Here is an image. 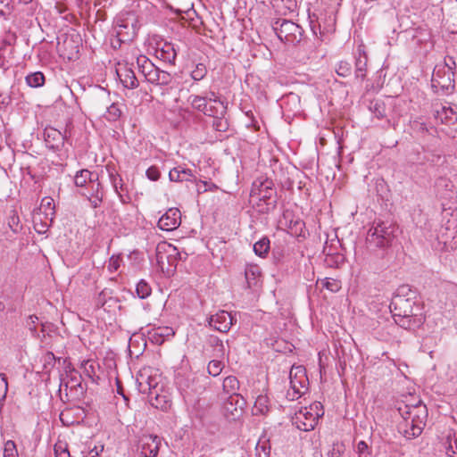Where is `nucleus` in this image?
<instances>
[{
  "label": "nucleus",
  "instance_id": "obj_1",
  "mask_svg": "<svg viewBox=\"0 0 457 457\" xmlns=\"http://www.w3.org/2000/svg\"><path fill=\"white\" fill-rule=\"evenodd\" d=\"M411 292L407 286L400 287L390 303V312L397 325L405 329L420 328L425 321L423 306L411 297H406Z\"/></svg>",
  "mask_w": 457,
  "mask_h": 457
},
{
  "label": "nucleus",
  "instance_id": "obj_2",
  "mask_svg": "<svg viewBox=\"0 0 457 457\" xmlns=\"http://www.w3.org/2000/svg\"><path fill=\"white\" fill-rule=\"evenodd\" d=\"M397 411L403 418L398 424L399 432L407 439L419 436L423 431L428 417L426 405L421 401L411 405L401 403L397 407Z\"/></svg>",
  "mask_w": 457,
  "mask_h": 457
},
{
  "label": "nucleus",
  "instance_id": "obj_3",
  "mask_svg": "<svg viewBox=\"0 0 457 457\" xmlns=\"http://www.w3.org/2000/svg\"><path fill=\"white\" fill-rule=\"evenodd\" d=\"M250 196L256 198V207L259 212L269 213L276 209L278 193L272 179L266 177L255 179L252 184Z\"/></svg>",
  "mask_w": 457,
  "mask_h": 457
},
{
  "label": "nucleus",
  "instance_id": "obj_4",
  "mask_svg": "<svg viewBox=\"0 0 457 457\" xmlns=\"http://www.w3.org/2000/svg\"><path fill=\"white\" fill-rule=\"evenodd\" d=\"M395 228L385 221L374 222L366 236L367 247L370 250L388 246L395 237Z\"/></svg>",
  "mask_w": 457,
  "mask_h": 457
},
{
  "label": "nucleus",
  "instance_id": "obj_5",
  "mask_svg": "<svg viewBox=\"0 0 457 457\" xmlns=\"http://www.w3.org/2000/svg\"><path fill=\"white\" fill-rule=\"evenodd\" d=\"M187 102L193 109L206 116L221 114L224 112V102L213 91H210L205 96L190 95Z\"/></svg>",
  "mask_w": 457,
  "mask_h": 457
},
{
  "label": "nucleus",
  "instance_id": "obj_6",
  "mask_svg": "<svg viewBox=\"0 0 457 457\" xmlns=\"http://www.w3.org/2000/svg\"><path fill=\"white\" fill-rule=\"evenodd\" d=\"M270 25L278 39L286 44L296 45L303 38V28L290 20L274 18Z\"/></svg>",
  "mask_w": 457,
  "mask_h": 457
},
{
  "label": "nucleus",
  "instance_id": "obj_7",
  "mask_svg": "<svg viewBox=\"0 0 457 457\" xmlns=\"http://www.w3.org/2000/svg\"><path fill=\"white\" fill-rule=\"evenodd\" d=\"M139 28L137 15L127 12L118 15L114 21V32L120 43L131 41Z\"/></svg>",
  "mask_w": 457,
  "mask_h": 457
},
{
  "label": "nucleus",
  "instance_id": "obj_8",
  "mask_svg": "<svg viewBox=\"0 0 457 457\" xmlns=\"http://www.w3.org/2000/svg\"><path fill=\"white\" fill-rule=\"evenodd\" d=\"M454 72L445 66H436L431 79V87L436 93L449 95L454 89Z\"/></svg>",
  "mask_w": 457,
  "mask_h": 457
},
{
  "label": "nucleus",
  "instance_id": "obj_9",
  "mask_svg": "<svg viewBox=\"0 0 457 457\" xmlns=\"http://www.w3.org/2000/svg\"><path fill=\"white\" fill-rule=\"evenodd\" d=\"M290 389L287 397L294 401L301 397L308 389L309 379L306 376V370L303 366H292L289 372Z\"/></svg>",
  "mask_w": 457,
  "mask_h": 457
},
{
  "label": "nucleus",
  "instance_id": "obj_10",
  "mask_svg": "<svg viewBox=\"0 0 457 457\" xmlns=\"http://www.w3.org/2000/svg\"><path fill=\"white\" fill-rule=\"evenodd\" d=\"M323 415L322 413H312V408H302L299 411L295 412L292 418V423L302 431H311L316 427L319 418Z\"/></svg>",
  "mask_w": 457,
  "mask_h": 457
},
{
  "label": "nucleus",
  "instance_id": "obj_11",
  "mask_svg": "<svg viewBox=\"0 0 457 457\" xmlns=\"http://www.w3.org/2000/svg\"><path fill=\"white\" fill-rule=\"evenodd\" d=\"M161 446L158 436L144 435L139 438L138 450L140 457H157Z\"/></svg>",
  "mask_w": 457,
  "mask_h": 457
},
{
  "label": "nucleus",
  "instance_id": "obj_12",
  "mask_svg": "<svg viewBox=\"0 0 457 457\" xmlns=\"http://www.w3.org/2000/svg\"><path fill=\"white\" fill-rule=\"evenodd\" d=\"M210 327L222 333H227L234 323L233 316L226 311H220L207 319Z\"/></svg>",
  "mask_w": 457,
  "mask_h": 457
},
{
  "label": "nucleus",
  "instance_id": "obj_13",
  "mask_svg": "<svg viewBox=\"0 0 457 457\" xmlns=\"http://www.w3.org/2000/svg\"><path fill=\"white\" fill-rule=\"evenodd\" d=\"M181 213L178 208H170L158 220V228L165 231H172L179 227Z\"/></svg>",
  "mask_w": 457,
  "mask_h": 457
},
{
  "label": "nucleus",
  "instance_id": "obj_14",
  "mask_svg": "<svg viewBox=\"0 0 457 457\" xmlns=\"http://www.w3.org/2000/svg\"><path fill=\"white\" fill-rule=\"evenodd\" d=\"M137 386L141 394L154 395L158 390L156 378L149 375L145 370L140 371L136 379Z\"/></svg>",
  "mask_w": 457,
  "mask_h": 457
},
{
  "label": "nucleus",
  "instance_id": "obj_15",
  "mask_svg": "<svg viewBox=\"0 0 457 457\" xmlns=\"http://www.w3.org/2000/svg\"><path fill=\"white\" fill-rule=\"evenodd\" d=\"M44 138L49 149L59 151L63 146L66 137L58 129L48 127L45 129Z\"/></svg>",
  "mask_w": 457,
  "mask_h": 457
},
{
  "label": "nucleus",
  "instance_id": "obj_16",
  "mask_svg": "<svg viewBox=\"0 0 457 457\" xmlns=\"http://www.w3.org/2000/svg\"><path fill=\"white\" fill-rule=\"evenodd\" d=\"M222 387L224 393L227 394L228 397L236 399V405L241 406L245 404L244 398L237 394V390L239 389V381L237 377H226L223 380Z\"/></svg>",
  "mask_w": 457,
  "mask_h": 457
},
{
  "label": "nucleus",
  "instance_id": "obj_17",
  "mask_svg": "<svg viewBox=\"0 0 457 457\" xmlns=\"http://www.w3.org/2000/svg\"><path fill=\"white\" fill-rule=\"evenodd\" d=\"M174 335V329L168 326L154 327L148 331L150 340L156 345H162L164 341L169 340Z\"/></svg>",
  "mask_w": 457,
  "mask_h": 457
},
{
  "label": "nucleus",
  "instance_id": "obj_18",
  "mask_svg": "<svg viewBox=\"0 0 457 457\" xmlns=\"http://www.w3.org/2000/svg\"><path fill=\"white\" fill-rule=\"evenodd\" d=\"M262 277L261 268L256 264H247L245 269L246 287L254 289L260 286Z\"/></svg>",
  "mask_w": 457,
  "mask_h": 457
},
{
  "label": "nucleus",
  "instance_id": "obj_19",
  "mask_svg": "<svg viewBox=\"0 0 457 457\" xmlns=\"http://www.w3.org/2000/svg\"><path fill=\"white\" fill-rule=\"evenodd\" d=\"M155 54L158 59L171 65L175 64L177 52L172 43L164 42L162 44L161 46L156 48Z\"/></svg>",
  "mask_w": 457,
  "mask_h": 457
},
{
  "label": "nucleus",
  "instance_id": "obj_20",
  "mask_svg": "<svg viewBox=\"0 0 457 457\" xmlns=\"http://www.w3.org/2000/svg\"><path fill=\"white\" fill-rule=\"evenodd\" d=\"M169 179L171 182H183L193 181L195 179V177L192 170L179 165L170 170Z\"/></svg>",
  "mask_w": 457,
  "mask_h": 457
},
{
  "label": "nucleus",
  "instance_id": "obj_21",
  "mask_svg": "<svg viewBox=\"0 0 457 457\" xmlns=\"http://www.w3.org/2000/svg\"><path fill=\"white\" fill-rule=\"evenodd\" d=\"M74 416H77L78 418H83L85 416L84 409L79 406L67 408L61 412L60 420L64 426L69 427L74 423H79V421L74 419Z\"/></svg>",
  "mask_w": 457,
  "mask_h": 457
},
{
  "label": "nucleus",
  "instance_id": "obj_22",
  "mask_svg": "<svg viewBox=\"0 0 457 457\" xmlns=\"http://www.w3.org/2000/svg\"><path fill=\"white\" fill-rule=\"evenodd\" d=\"M148 398L153 407L162 411L168 410L171 405L170 397L165 394H160L159 389L156 390V393H154V395H148Z\"/></svg>",
  "mask_w": 457,
  "mask_h": 457
},
{
  "label": "nucleus",
  "instance_id": "obj_23",
  "mask_svg": "<svg viewBox=\"0 0 457 457\" xmlns=\"http://www.w3.org/2000/svg\"><path fill=\"white\" fill-rule=\"evenodd\" d=\"M97 180L98 175L87 169L79 170L74 177V183L79 187L86 186L87 182L94 184Z\"/></svg>",
  "mask_w": 457,
  "mask_h": 457
},
{
  "label": "nucleus",
  "instance_id": "obj_24",
  "mask_svg": "<svg viewBox=\"0 0 457 457\" xmlns=\"http://www.w3.org/2000/svg\"><path fill=\"white\" fill-rule=\"evenodd\" d=\"M367 55L361 49L358 50V56L355 60V78L364 79L366 77Z\"/></svg>",
  "mask_w": 457,
  "mask_h": 457
},
{
  "label": "nucleus",
  "instance_id": "obj_25",
  "mask_svg": "<svg viewBox=\"0 0 457 457\" xmlns=\"http://www.w3.org/2000/svg\"><path fill=\"white\" fill-rule=\"evenodd\" d=\"M227 112V104L224 103V112L221 114L209 115L213 118L212 127L216 131L225 132L228 129L229 124L225 118Z\"/></svg>",
  "mask_w": 457,
  "mask_h": 457
},
{
  "label": "nucleus",
  "instance_id": "obj_26",
  "mask_svg": "<svg viewBox=\"0 0 457 457\" xmlns=\"http://www.w3.org/2000/svg\"><path fill=\"white\" fill-rule=\"evenodd\" d=\"M119 76L125 87L133 89L138 87V80L131 69H125L123 73H119Z\"/></svg>",
  "mask_w": 457,
  "mask_h": 457
},
{
  "label": "nucleus",
  "instance_id": "obj_27",
  "mask_svg": "<svg viewBox=\"0 0 457 457\" xmlns=\"http://www.w3.org/2000/svg\"><path fill=\"white\" fill-rule=\"evenodd\" d=\"M137 62L139 71L144 75L145 79L156 69V66L145 55L137 57Z\"/></svg>",
  "mask_w": 457,
  "mask_h": 457
},
{
  "label": "nucleus",
  "instance_id": "obj_28",
  "mask_svg": "<svg viewBox=\"0 0 457 457\" xmlns=\"http://www.w3.org/2000/svg\"><path fill=\"white\" fill-rule=\"evenodd\" d=\"M270 249V242L267 237H262L253 245V252L260 257H265Z\"/></svg>",
  "mask_w": 457,
  "mask_h": 457
},
{
  "label": "nucleus",
  "instance_id": "obj_29",
  "mask_svg": "<svg viewBox=\"0 0 457 457\" xmlns=\"http://www.w3.org/2000/svg\"><path fill=\"white\" fill-rule=\"evenodd\" d=\"M436 119H440L442 122H450L457 119V112L452 107L442 106L441 110L436 111Z\"/></svg>",
  "mask_w": 457,
  "mask_h": 457
},
{
  "label": "nucleus",
  "instance_id": "obj_30",
  "mask_svg": "<svg viewBox=\"0 0 457 457\" xmlns=\"http://www.w3.org/2000/svg\"><path fill=\"white\" fill-rule=\"evenodd\" d=\"M270 400L267 395H260L257 396L253 409L256 411V414H265L270 410Z\"/></svg>",
  "mask_w": 457,
  "mask_h": 457
},
{
  "label": "nucleus",
  "instance_id": "obj_31",
  "mask_svg": "<svg viewBox=\"0 0 457 457\" xmlns=\"http://www.w3.org/2000/svg\"><path fill=\"white\" fill-rule=\"evenodd\" d=\"M122 104L118 103L112 104L106 111L105 118L109 121H116L118 120L122 114Z\"/></svg>",
  "mask_w": 457,
  "mask_h": 457
},
{
  "label": "nucleus",
  "instance_id": "obj_32",
  "mask_svg": "<svg viewBox=\"0 0 457 457\" xmlns=\"http://www.w3.org/2000/svg\"><path fill=\"white\" fill-rule=\"evenodd\" d=\"M370 111L378 119L381 120L386 116V104L381 100H374L370 104Z\"/></svg>",
  "mask_w": 457,
  "mask_h": 457
},
{
  "label": "nucleus",
  "instance_id": "obj_33",
  "mask_svg": "<svg viewBox=\"0 0 457 457\" xmlns=\"http://www.w3.org/2000/svg\"><path fill=\"white\" fill-rule=\"evenodd\" d=\"M25 79L27 84L31 87H39L45 83V76L40 71H36L27 75Z\"/></svg>",
  "mask_w": 457,
  "mask_h": 457
},
{
  "label": "nucleus",
  "instance_id": "obj_34",
  "mask_svg": "<svg viewBox=\"0 0 457 457\" xmlns=\"http://www.w3.org/2000/svg\"><path fill=\"white\" fill-rule=\"evenodd\" d=\"M110 179L115 192L119 195L120 201L123 204H126L128 202L129 197H127L126 199L119 191V189L123 190V184L120 176L118 173L110 172Z\"/></svg>",
  "mask_w": 457,
  "mask_h": 457
},
{
  "label": "nucleus",
  "instance_id": "obj_35",
  "mask_svg": "<svg viewBox=\"0 0 457 457\" xmlns=\"http://www.w3.org/2000/svg\"><path fill=\"white\" fill-rule=\"evenodd\" d=\"M210 344L213 347L214 356L218 358H224L226 355V350L223 341L218 337H211Z\"/></svg>",
  "mask_w": 457,
  "mask_h": 457
},
{
  "label": "nucleus",
  "instance_id": "obj_36",
  "mask_svg": "<svg viewBox=\"0 0 457 457\" xmlns=\"http://www.w3.org/2000/svg\"><path fill=\"white\" fill-rule=\"evenodd\" d=\"M320 283L321 287L332 293H337L341 289V282L335 278H326L319 279L317 284Z\"/></svg>",
  "mask_w": 457,
  "mask_h": 457
},
{
  "label": "nucleus",
  "instance_id": "obj_37",
  "mask_svg": "<svg viewBox=\"0 0 457 457\" xmlns=\"http://www.w3.org/2000/svg\"><path fill=\"white\" fill-rule=\"evenodd\" d=\"M270 445L268 440L260 439L256 444L255 456L256 457H270Z\"/></svg>",
  "mask_w": 457,
  "mask_h": 457
},
{
  "label": "nucleus",
  "instance_id": "obj_38",
  "mask_svg": "<svg viewBox=\"0 0 457 457\" xmlns=\"http://www.w3.org/2000/svg\"><path fill=\"white\" fill-rule=\"evenodd\" d=\"M169 250H172L173 252H175L177 249H176V247H174L171 245H162L157 246V251H156L157 262L162 268H163V264H164V258H165L164 253H168Z\"/></svg>",
  "mask_w": 457,
  "mask_h": 457
},
{
  "label": "nucleus",
  "instance_id": "obj_39",
  "mask_svg": "<svg viewBox=\"0 0 457 457\" xmlns=\"http://www.w3.org/2000/svg\"><path fill=\"white\" fill-rule=\"evenodd\" d=\"M224 368V364L220 360H212L207 366L208 373L216 377L220 375Z\"/></svg>",
  "mask_w": 457,
  "mask_h": 457
},
{
  "label": "nucleus",
  "instance_id": "obj_40",
  "mask_svg": "<svg viewBox=\"0 0 457 457\" xmlns=\"http://www.w3.org/2000/svg\"><path fill=\"white\" fill-rule=\"evenodd\" d=\"M345 255L339 252H336L330 257H326L325 262L329 267H339L343 263H345Z\"/></svg>",
  "mask_w": 457,
  "mask_h": 457
},
{
  "label": "nucleus",
  "instance_id": "obj_41",
  "mask_svg": "<svg viewBox=\"0 0 457 457\" xmlns=\"http://www.w3.org/2000/svg\"><path fill=\"white\" fill-rule=\"evenodd\" d=\"M207 74V68L204 63H197L191 71V78L195 81L202 80Z\"/></svg>",
  "mask_w": 457,
  "mask_h": 457
},
{
  "label": "nucleus",
  "instance_id": "obj_42",
  "mask_svg": "<svg viewBox=\"0 0 457 457\" xmlns=\"http://www.w3.org/2000/svg\"><path fill=\"white\" fill-rule=\"evenodd\" d=\"M136 292L139 298L145 299L150 295L151 287L145 280L142 279L137 284Z\"/></svg>",
  "mask_w": 457,
  "mask_h": 457
},
{
  "label": "nucleus",
  "instance_id": "obj_43",
  "mask_svg": "<svg viewBox=\"0 0 457 457\" xmlns=\"http://www.w3.org/2000/svg\"><path fill=\"white\" fill-rule=\"evenodd\" d=\"M336 72L338 76L347 77L352 72V65L346 61H340L336 68Z\"/></svg>",
  "mask_w": 457,
  "mask_h": 457
},
{
  "label": "nucleus",
  "instance_id": "obj_44",
  "mask_svg": "<svg viewBox=\"0 0 457 457\" xmlns=\"http://www.w3.org/2000/svg\"><path fill=\"white\" fill-rule=\"evenodd\" d=\"M122 262V258L120 254L112 255L109 259L107 269L109 272L113 273L116 272L120 267V263Z\"/></svg>",
  "mask_w": 457,
  "mask_h": 457
},
{
  "label": "nucleus",
  "instance_id": "obj_45",
  "mask_svg": "<svg viewBox=\"0 0 457 457\" xmlns=\"http://www.w3.org/2000/svg\"><path fill=\"white\" fill-rule=\"evenodd\" d=\"M82 195H85L88 198L91 205L93 208H97L100 206L101 203L103 202L104 193L98 192L97 194H87V193H81Z\"/></svg>",
  "mask_w": 457,
  "mask_h": 457
},
{
  "label": "nucleus",
  "instance_id": "obj_46",
  "mask_svg": "<svg viewBox=\"0 0 457 457\" xmlns=\"http://www.w3.org/2000/svg\"><path fill=\"white\" fill-rule=\"evenodd\" d=\"M283 8V14L287 15V13L294 12L297 8L296 0H281L280 7Z\"/></svg>",
  "mask_w": 457,
  "mask_h": 457
},
{
  "label": "nucleus",
  "instance_id": "obj_47",
  "mask_svg": "<svg viewBox=\"0 0 457 457\" xmlns=\"http://www.w3.org/2000/svg\"><path fill=\"white\" fill-rule=\"evenodd\" d=\"M3 457H18V452L13 441L9 440L4 444Z\"/></svg>",
  "mask_w": 457,
  "mask_h": 457
},
{
  "label": "nucleus",
  "instance_id": "obj_48",
  "mask_svg": "<svg viewBox=\"0 0 457 457\" xmlns=\"http://www.w3.org/2000/svg\"><path fill=\"white\" fill-rule=\"evenodd\" d=\"M345 450V445L341 442H336L332 445V448L328 451V457H341Z\"/></svg>",
  "mask_w": 457,
  "mask_h": 457
},
{
  "label": "nucleus",
  "instance_id": "obj_49",
  "mask_svg": "<svg viewBox=\"0 0 457 457\" xmlns=\"http://www.w3.org/2000/svg\"><path fill=\"white\" fill-rule=\"evenodd\" d=\"M8 225L14 233H19L22 229V225L20 222L19 216L15 213L10 216Z\"/></svg>",
  "mask_w": 457,
  "mask_h": 457
},
{
  "label": "nucleus",
  "instance_id": "obj_50",
  "mask_svg": "<svg viewBox=\"0 0 457 457\" xmlns=\"http://www.w3.org/2000/svg\"><path fill=\"white\" fill-rule=\"evenodd\" d=\"M237 407L242 409L243 405H236V399H231L230 397H228L227 402L224 403V408L227 411L230 412L231 415L236 418L237 415Z\"/></svg>",
  "mask_w": 457,
  "mask_h": 457
},
{
  "label": "nucleus",
  "instance_id": "obj_51",
  "mask_svg": "<svg viewBox=\"0 0 457 457\" xmlns=\"http://www.w3.org/2000/svg\"><path fill=\"white\" fill-rule=\"evenodd\" d=\"M57 358L55 357V355L52 353V352H47L44 356H43V363H44V368L46 370V369H52L54 368V364H55V361H56Z\"/></svg>",
  "mask_w": 457,
  "mask_h": 457
},
{
  "label": "nucleus",
  "instance_id": "obj_52",
  "mask_svg": "<svg viewBox=\"0 0 457 457\" xmlns=\"http://www.w3.org/2000/svg\"><path fill=\"white\" fill-rule=\"evenodd\" d=\"M8 391V382L5 374L0 373V399L4 400Z\"/></svg>",
  "mask_w": 457,
  "mask_h": 457
},
{
  "label": "nucleus",
  "instance_id": "obj_53",
  "mask_svg": "<svg viewBox=\"0 0 457 457\" xmlns=\"http://www.w3.org/2000/svg\"><path fill=\"white\" fill-rule=\"evenodd\" d=\"M272 256L276 263H281L286 257V251L281 247H273Z\"/></svg>",
  "mask_w": 457,
  "mask_h": 457
},
{
  "label": "nucleus",
  "instance_id": "obj_54",
  "mask_svg": "<svg viewBox=\"0 0 457 457\" xmlns=\"http://www.w3.org/2000/svg\"><path fill=\"white\" fill-rule=\"evenodd\" d=\"M145 175L148 179L157 181L161 177V172L156 166H151L146 170Z\"/></svg>",
  "mask_w": 457,
  "mask_h": 457
},
{
  "label": "nucleus",
  "instance_id": "obj_55",
  "mask_svg": "<svg viewBox=\"0 0 457 457\" xmlns=\"http://www.w3.org/2000/svg\"><path fill=\"white\" fill-rule=\"evenodd\" d=\"M172 80L170 73L161 70L158 86H168Z\"/></svg>",
  "mask_w": 457,
  "mask_h": 457
},
{
  "label": "nucleus",
  "instance_id": "obj_56",
  "mask_svg": "<svg viewBox=\"0 0 457 457\" xmlns=\"http://www.w3.org/2000/svg\"><path fill=\"white\" fill-rule=\"evenodd\" d=\"M160 72H161V69H159L158 67H156V69H154V71L150 73L146 78L145 79L151 83V84H154V85H158V82H159V78H160Z\"/></svg>",
  "mask_w": 457,
  "mask_h": 457
},
{
  "label": "nucleus",
  "instance_id": "obj_57",
  "mask_svg": "<svg viewBox=\"0 0 457 457\" xmlns=\"http://www.w3.org/2000/svg\"><path fill=\"white\" fill-rule=\"evenodd\" d=\"M416 225L421 229L428 228V218L423 213L420 212L418 218L415 219Z\"/></svg>",
  "mask_w": 457,
  "mask_h": 457
},
{
  "label": "nucleus",
  "instance_id": "obj_58",
  "mask_svg": "<svg viewBox=\"0 0 457 457\" xmlns=\"http://www.w3.org/2000/svg\"><path fill=\"white\" fill-rule=\"evenodd\" d=\"M336 252H337V247L336 245L331 243L330 245L326 242L324 247H323V253L326 257H330L333 255Z\"/></svg>",
  "mask_w": 457,
  "mask_h": 457
},
{
  "label": "nucleus",
  "instance_id": "obj_59",
  "mask_svg": "<svg viewBox=\"0 0 457 457\" xmlns=\"http://www.w3.org/2000/svg\"><path fill=\"white\" fill-rule=\"evenodd\" d=\"M448 444V451H450L453 454H457V436L453 435V436H449Z\"/></svg>",
  "mask_w": 457,
  "mask_h": 457
},
{
  "label": "nucleus",
  "instance_id": "obj_60",
  "mask_svg": "<svg viewBox=\"0 0 457 457\" xmlns=\"http://www.w3.org/2000/svg\"><path fill=\"white\" fill-rule=\"evenodd\" d=\"M436 66H445L450 69V71H453V70L456 68V63L453 57H447L445 58L444 63H439Z\"/></svg>",
  "mask_w": 457,
  "mask_h": 457
},
{
  "label": "nucleus",
  "instance_id": "obj_61",
  "mask_svg": "<svg viewBox=\"0 0 457 457\" xmlns=\"http://www.w3.org/2000/svg\"><path fill=\"white\" fill-rule=\"evenodd\" d=\"M12 0H0V15H4L6 11L11 10Z\"/></svg>",
  "mask_w": 457,
  "mask_h": 457
},
{
  "label": "nucleus",
  "instance_id": "obj_62",
  "mask_svg": "<svg viewBox=\"0 0 457 457\" xmlns=\"http://www.w3.org/2000/svg\"><path fill=\"white\" fill-rule=\"evenodd\" d=\"M368 445L365 441H360L357 444V453L359 454V457H361L364 453H368Z\"/></svg>",
  "mask_w": 457,
  "mask_h": 457
},
{
  "label": "nucleus",
  "instance_id": "obj_63",
  "mask_svg": "<svg viewBox=\"0 0 457 457\" xmlns=\"http://www.w3.org/2000/svg\"><path fill=\"white\" fill-rule=\"evenodd\" d=\"M85 370V373L89 377L92 378V375L95 373V368L92 363H90L89 361H85L82 364Z\"/></svg>",
  "mask_w": 457,
  "mask_h": 457
},
{
  "label": "nucleus",
  "instance_id": "obj_64",
  "mask_svg": "<svg viewBox=\"0 0 457 457\" xmlns=\"http://www.w3.org/2000/svg\"><path fill=\"white\" fill-rule=\"evenodd\" d=\"M53 204V199L51 197H44L41 202V206L45 208V211L46 212L49 210H54Z\"/></svg>",
  "mask_w": 457,
  "mask_h": 457
}]
</instances>
